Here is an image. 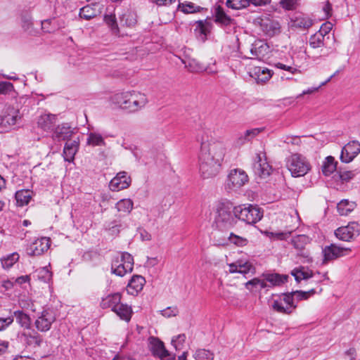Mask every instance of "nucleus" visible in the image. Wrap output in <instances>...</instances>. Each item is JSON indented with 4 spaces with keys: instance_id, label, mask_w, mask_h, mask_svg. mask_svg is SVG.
I'll return each mask as SVG.
<instances>
[{
    "instance_id": "obj_1",
    "label": "nucleus",
    "mask_w": 360,
    "mask_h": 360,
    "mask_svg": "<svg viewBox=\"0 0 360 360\" xmlns=\"http://www.w3.org/2000/svg\"><path fill=\"white\" fill-rule=\"evenodd\" d=\"M226 152V148L222 141L202 138L198 161L203 179L213 178L218 174Z\"/></svg>"
},
{
    "instance_id": "obj_2",
    "label": "nucleus",
    "mask_w": 360,
    "mask_h": 360,
    "mask_svg": "<svg viewBox=\"0 0 360 360\" xmlns=\"http://www.w3.org/2000/svg\"><path fill=\"white\" fill-rule=\"evenodd\" d=\"M110 100L115 105L130 112L141 110L148 103L146 94L135 91L115 94Z\"/></svg>"
},
{
    "instance_id": "obj_3",
    "label": "nucleus",
    "mask_w": 360,
    "mask_h": 360,
    "mask_svg": "<svg viewBox=\"0 0 360 360\" xmlns=\"http://www.w3.org/2000/svg\"><path fill=\"white\" fill-rule=\"evenodd\" d=\"M285 167L293 177L304 176L311 169L308 160L300 153H293L285 158Z\"/></svg>"
},
{
    "instance_id": "obj_4",
    "label": "nucleus",
    "mask_w": 360,
    "mask_h": 360,
    "mask_svg": "<svg viewBox=\"0 0 360 360\" xmlns=\"http://www.w3.org/2000/svg\"><path fill=\"white\" fill-rule=\"evenodd\" d=\"M234 216L248 224L257 223L263 217V211L256 205L249 204L236 206L233 210Z\"/></svg>"
},
{
    "instance_id": "obj_5",
    "label": "nucleus",
    "mask_w": 360,
    "mask_h": 360,
    "mask_svg": "<svg viewBox=\"0 0 360 360\" xmlns=\"http://www.w3.org/2000/svg\"><path fill=\"white\" fill-rule=\"evenodd\" d=\"M134 258L128 252H122L120 258L115 259L112 263L111 271L119 276H123L127 273L132 271Z\"/></svg>"
},
{
    "instance_id": "obj_6",
    "label": "nucleus",
    "mask_w": 360,
    "mask_h": 360,
    "mask_svg": "<svg viewBox=\"0 0 360 360\" xmlns=\"http://www.w3.org/2000/svg\"><path fill=\"white\" fill-rule=\"evenodd\" d=\"M271 307L278 313L290 314L297 308V304L294 302V298L291 294L287 292L274 300Z\"/></svg>"
},
{
    "instance_id": "obj_7",
    "label": "nucleus",
    "mask_w": 360,
    "mask_h": 360,
    "mask_svg": "<svg viewBox=\"0 0 360 360\" xmlns=\"http://www.w3.org/2000/svg\"><path fill=\"white\" fill-rule=\"evenodd\" d=\"M56 320V312L51 309H44L35 320L34 325L41 332H46L51 328V325Z\"/></svg>"
},
{
    "instance_id": "obj_8",
    "label": "nucleus",
    "mask_w": 360,
    "mask_h": 360,
    "mask_svg": "<svg viewBox=\"0 0 360 360\" xmlns=\"http://www.w3.org/2000/svg\"><path fill=\"white\" fill-rule=\"evenodd\" d=\"M234 218L229 207L220 205L217 207L215 223L219 229H226L233 226Z\"/></svg>"
},
{
    "instance_id": "obj_9",
    "label": "nucleus",
    "mask_w": 360,
    "mask_h": 360,
    "mask_svg": "<svg viewBox=\"0 0 360 360\" xmlns=\"http://www.w3.org/2000/svg\"><path fill=\"white\" fill-rule=\"evenodd\" d=\"M248 176L244 170L233 169L228 175L226 186L230 189L240 188L248 181Z\"/></svg>"
},
{
    "instance_id": "obj_10",
    "label": "nucleus",
    "mask_w": 360,
    "mask_h": 360,
    "mask_svg": "<svg viewBox=\"0 0 360 360\" xmlns=\"http://www.w3.org/2000/svg\"><path fill=\"white\" fill-rule=\"evenodd\" d=\"M335 234L342 240L350 241L359 236L360 226L357 222H350L347 226L339 227Z\"/></svg>"
},
{
    "instance_id": "obj_11",
    "label": "nucleus",
    "mask_w": 360,
    "mask_h": 360,
    "mask_svg": "<svg viewBox=\"0 0 360 360\" xmlns=\"http://www.w3.org/2000/svg\"><path fill=\"white\" fill-rule=\"evenodd\" d=\"M253 170L256 175L260 178H266L272 171L271 165L267 162L266 154L264 153H257L255 162L253 165Z\"/></svg>"
},
{
    "instance_id": "obj_12",
    "label": "nucleus",
    "mask_w": 360,
    "mask_h": 360,
    "mask_svg": "<svg viewBox=\"0 0 360 360\" xmlns=\"http://www.w3.org/2000/svg\"><path fill=\"white\" fill-rule=\"evenodd\" d=\"M359 153L360 143L357 141H352L342 148L340 160L345 163L351 162Z\"/></svg>"
},
{
    "instance_id": "obj_13",
    "label": "nucleus",
    "mask_w": 360,
    "mask_h": 360,
    "mask_svg": "<svg viewBox=\"0 0 360 360\" xmlns=\"http://www.w3.org/2000/svg\"><path fill=\"white\" fill-rule=\"evenodd\" d=\"M351 250L349 248H342L335 244L326 246L323 250V262L335 259L338 257L347 255Z\"/></svg>"
},
{
    "instance_id": "obj_14",
    "label": "nucleus",
    "mask_w": 360,
    "mask_h": 360,
    "mask_svg": "<svg viewBox=\"0 0 360 360\" xmlns=\"http://www.w3.org/2000/svg\"><path fill=\"white\" fill-rule=\"evenodd\" d=\"M131 178L126 172H120L110 181L109 188L112 191L127 188L131 184Z\"/></svg>"
},
{
    "instance_id": "obj_15",
    "label": "nucleus",
    "mask_w": 360,
    "mask_h": 360,
    "mask_svg": "<svg viewBox=\"0 0 360 360\" xmlns=\"http://www.w3.org/2000/svg\"><path fill=\"white\" fill-rule=\"evenodd\" d=\"M50 247L49 238L42 237L34 241L27 248V253L30 256H39L47 251Z\"/></svg>"
},
{
    "instance_id": "obj_16",
    "label": "nucleus",
    "mask_w": 360,
    "mask_h": 360,
    "mask_svg": "<svg viewBox=\"0 0 360 360\" xmlns=\"http://www.w3.org/2000/svg\"><path fill=\"white\" fill-rule=\"evenodd\" d=\"M312 24L313 20L309 16L302 13H297L291 18L290 25L292 28L306 30L311 27Z\"/></svg>"
},
{
    "instance_id": "obj_17",
    "label": "nucleus",
    "mask_w": 360,
    "mask_h": 360,
    "mask_svg": "<svg viewBox=\"0 0 360 360\" xmlns=\"http://www.w3.org/2000/svg\"><path fill=\"white\" fill-rule=\"evenodd\" d=\"M149 347L153 356L160 359L169 356V352L165 347L163 342L158 338L150 337L149 338Z\"/></svg>"
},
{
    "instance_id": "obj_18",
    "label": "nucleus",
    "mask_w": 360,
    "mask_h": 360,
    "mask_svg": "<svg viewBox=\"0 0 360 360\" xmlns=\"http://www.w3.org/2000/svg\"><path fill=\"white\" fill-rule=\"evenodd\" d=\"M183 63L185 64V68L191 72H201L204 71L207 72L208 74H214L217 72L216 68L210 65L205 67L195 59L189 60L188 63L185 61H183Z\"/></svg>"
},
{
    "instance_id": "obj_19",
    "label": "nucleus",
    "mask_w": 360,
    "mask_h": 360,
    "mask_svg": "<svg viewBox=\"0 0 360 360\" xmlns=\"http://www.w3.org/2000/svg\"><path fill=\"white\" fill-rule=\"evenodd\" d=\"M262 131V128H255L248 129L243 133L239 134L236 140L234 141L235 146H241L245 144L246 143L251 141Z\"/></svg>"
},
{
    "instance_id": "obj_20",
    "label": "nucleus",
    "mask_w": 360,
    "mask_h": 360,
    "mask_svg": "<svg viewBox=\"0 0 360 360\" xmlns=\"http://www.w3.org/2000/svg\"><path fill=\"white\" fill-rule=\"evenodd\" d=\"M56 123V116L52 114H44L39 117L37 126L44 131H52Z\"/></svg>"
},
{
    "instance_id": "obj_21",
    "label": "nucleus",
    "mask_w": 360,
    "mask_h": 360,
    "mask_svg": "<svg viewBox=\"0 0 360 360\" xmlns=\"http://www.w3.org/2000/svg\"><path fill=\"white\" fill-rule=\"evenodd\" d=\"M145 282V278L143 276H133L127 287V292L131 295H137L143 289Z\"/></svg>"
},
{
    "instance_id": "obj_22",
    "label": "nucleus",
    "mask_w": 360,
    "mask_h": 360,
    "mask_svg": "<svg viewBox=\"0 0 360 360\" xmlns=\"http://www.w3.org/2000/svg\"><path fill=\"white\" fill-rule=\"evenodd\" d=\"M53 129L54 131L52 134V138L54 140H65L70 138L72 134V131L71 130L70 127L68 125V124H62L60 125H58Z\"/></svg>"
},
{
    "instance_id": "obj_23",
    "label": "nucleus",
    "mask_w": 360,
    "mask_h": 360,
    "mask_svg": "<svg viewBox=\"0 0 360 360\" xmlns=\"http://www.w3.org/2000/svg\"><path fill=\"white\" fill-rule=\"evenodd\" d=\"M121 294L119 292L110 294L102 299L100 306L102 309L110 308L112 311L121 302Z\"/></svg>"
},
{
    "instance_id": "obj_24",
    "label": "nucleus",
    "mask_w": 360,
    "mask_h": 360,
    "mask_svg": "<svg viewBox=\"0 0 360 360\" xmlns=\"http://www.w3.org/2000/svg\"><path fill=\"white\" fill-rule=\"evenodd\" d=\"M79 148V141H72L67 142L63 149V157L65 161L69 162L74 160L75 155Z\"/></svg>"
},
{
    "instance_id": "obj_25",
    "label": "nucleus",
    "mask_w": 360,
    "mask_h": 360,
    "mask_svg": "<svg viewBox=\"0 0 360 360\" xmlns=\"http://www.w3.org/2000/svg\"><path fill=\"white\" fill-rule=\"evenodd\" d=\"M122 320L129 322L131 320L132 316L131 307L127 304L120 302L117 307L112 309Z\"/></svg>"
},
{
    "instance_id": "obj_26",
    "label": "nucleus",
    "mask_w": 360,
    "mask_h": 360,
    "mask_svg": "<svg viewBox=\"0 0 360 360\" xmlns=\"http://www.w3.org/2000/svg\"><path fill=\"white\" fill-rule=\"evenodd\" d=\"M214 14L215 22L225 26L229 25L231 23V18L224 12V8L221 6H214Z\"/></svg>"
},
{
    "instance_id": "obj_27",
    "label": "nucleus",
    "mask_w": 360,
    "mask_h": 360,
    "mask_svg": "<svg viewBox=\"0 0 360 360\" xmlns=\"http://www.w3.org/2000/svg\"><path fill=\"white\" fill-rule=\"evenodd\" d=\"M115 207L120 213V216H126L133 210L134 202L129 198L122 199L115 204Z\"/></svg>"
},
{
    "instance_id": "obj_28",
    "label": "nucleus",
    "mask_w": 360,
    "mask_h": 360,
    "mask_svg": "<svg viewBox=\"0 0 360 360\" xmlns=\"http://www.w3.org/2000/svg\"><path fill=\"white\" fill-rule=\"evenodd\" d=\"M291 275L295 277V279L297 283H300L302 280H307L311 278L313 272L308 268L300 266L292 270Z\"/></svg>"
},
{
    "instance_id": "obj_29",
    "label": "nucleus",
    "mask_w": 360,
    "mask_h": 360,
    "mask_svg": "<svg viewBox=\"0 0 360 360\" xmlns=\"http://www.w3.org/2000/svg\"><path fill=\"white\" fill-rule=\"evenodd\" d=\"M265 280L267 281L269 287L279 286L287 281L288 276H282L278 274H264Z\"/></svg>"
},
{
    "instance_id": "obj_30",
    "label": "nucleus",
    "mask_w": 360,
    "mask_h": 360,
    "mask_svg": "<svg viewBox=\"0 0 360 360\" xmlns=\"http://www.w3.org/2000/svg\"><path fill=\"white\" fill-rule=\"evenodd\" d=\"M269 49V46L266 43L263 41H256L252 45V48L250 49V53L252 56V58H260L263 57L265 53L267 52Z\"/></svg>"
},
{
    "instance_id": "obj_31",
    "label": "nucleus",
    "mask_w": 360,
    "mask_h": 360,
    "mask_svg": "<svg viewBox=\"0 0 360 360\" xmlns=\"http://www.w3.org/2000/svg\"><path fill=\"white\" fill-rule=\"evenodd\" d=\"M356 206L354 202L342 200L338 204L337 209L340 215L347 216L354 210Z\"/></svg>"
},
{
    "instance_id": "obj_32",
    "label": "nucleus",
    "mask_w": 360,
    "mask_h": 360,
    "mask_svg": "<svg viewBox=\"0 0 360 360\" xmlns=\"http://www.w3.org/2000/svg\"><path fill=\"white\" fill-rule=\"evenodd\" d=\"M13 317L15 318L17 323L22 328L29 329L31 326V319L29 315L21 310L15 311Z\"/></svg>"
},
{
    "instance_id": "obj_33",
    "label": "nucleus",
    "mask_w": 360,
    "mask_h": 360,
    "mask_svg": "<svg viewBox=\"0 0 360 360\" xmlns=\"http://www.w3.org/2000/svg\"><path fill=\"white\" fill-rule=\"evenodd\" d=\"M32 196V191L30 190H20L15 193V197L17 204L19 206H24L29 203Z\"/></svg>"
},
{
    "instance_id": "obj_34",
    "label": "nucleus",
    "mask_w": 360,
    "mask_h": 360,
    "mask_svg": "<svg viewBox=\"0 0 360 360\" xmlns=\"http://www.w3.org/2000/svg\"><path fill=\"white\" fill-rule=\"evenodd\" d=\"M86 144L93 147L105 146V142L101 134L96 132H90L87 134Z\"/></svg>"
},
{
    "instance_id": "obj_35",
    "label": "nucleus",
    "mask_w": 360,
    "mask_h": 360,
    "mask_svg": "<svg viewBox=\"0 0 360 360\" xmlns=\"http://www.w3.org/2000/svg\"><path fill=\"white\" fill-rule=\"evenodd\" d=\"M19 254L15 252L2 257L0 259L1 266L4 269H8L19 260Z\"/></svg>"
},
{
    "instance_id": "obj_36",
    "label": "nucleus",
    "mask_w": 360,
    "mask_h": 360,
    "mask_svg": "<svg viewBox=\"0 0 360 360\" xmlns=\"http://www.w3.org/2000/svg\"><path fill=\"white\" fill-rule=\"evenodd\" d=\"M337 162L332 156H328L322 166V172L325 176H330L336 170Z\"/></svg>"
},
{
    "instance_id": "obj_37",
    "label": "nucleus",
    "mask_w": 360,
    "mask_h": 360,
    "mask_svg": "<svg viewBox=\"0 0 360 360\" xmlns=\"http://www.w3.org/2000/svg\"><path fill=\"white\" fill-rule=\"evenodd\" d=\"M104 22L110 28L114 34H118L120 32L119 27L117 22L115 15L113 13H105L104 15Z\"/></svg>"
},
{
    "instance_id": "obj_38",
    "label": "nucleus",
    "mask_w": 360,
    "mask_h": 360,
    "mask_svg": "<svg viewBox=\"0 0 360 360\" xmlns=\"http://www.w3.org/2000/svg\"><path fill=\"white\" fill-rule=\"evenodd\" d=\"M309 243V238L305 235H298L291 240V243L297 251L305 249L306 245Z\"/></svg>"
},
{
    "instance_id": "obj_39",
    "label": "nucleus",
    "mask_w": 360,
    "mask_h": 360,
    "mask_svg": "<svg viewBox=\"0 0 360 360\" xmlns=\"http://www.w3.org/2000/svg\"><path fill=\"white\" fill-rule=\"evenodd\" d=\"M79 15L81 18L89 20L97 15V11L92 6L87 5L80 9Z\"/></svg>"
},
{
    "instance_id": "obj_40",
    "label": "nucleus",
    "mask_w": 360,
    "mask_h": 360,
    "mask_svg": "<svg viewBox=\"0 0 360 360\" xmlns=\"http://www.w3.org/2000/svg\"><path fill=\"white\" fill-rule=\"evenodd\" d=\"M315 293V290L311 289L308 291H302V290H296L292 291L291 292H288V294H291L292 297L294 298V301L296 300L297 301L307 300L311 295H313Z\"/></svg>"
},
{
    "instance_id": "obj_41",
    "label": "nucleus",
    "mask_w": 360,
    "mask_h": 360,
    "mask_svg": "<svg viewBox=\"0 0 360 360\" xmlns=\"http://www.w3.org/2000/svg\"><path fill=\"white\" fill-rule=\"evenodd\" d=\"M255 74L257 76L258 82H266L271 77V70L267 68H258L255 70Z\"/></svg>"
},
{
    "instance_id": "obj_42",
    "label": "nucleus",
    "mask_w": 360,
    "mask_h": 360,
    "mask_svg": "<svg viewBox=\"0 0 360 360\" xmlns=\"http://www.w3.org/2000/svg\"><path fill=\"white\" fill-rule=\"evenodd\" d=\"M226 4L229 8L240 10L249 6V0H227Z\"/></svg>"
},
{
    "instance_id": "obj_43",
    "label": "nucleus",
    "mask_w": 360,
    "mask_h": 360,
    "mask_svg": "<svg viewBox=\"0 0 360 360\" xmlns=\"http://www.w3.org/2000/svg\"><path fill=\"white\" fill-rule=\"evenodd\" d=\"M181 8V11L184 13H193L200 11L202 8L199 6H195L192 2H186L180 4L179 6Z\"/></svg>"
},
{
    "instance_id": "obj_44",
    "label": "nucleus",
    "mask_w": 360,
    "mask_h": 360,
    "mask_svg": "<svg viewBox=\"0 0 360 360\" xmlns=\"http://www.w3.org/2000/svg\"><path fill=\"white\" fill-rule=\"evenodd\" d=\"M246 288L250 289V285L252 287L258 288L259 289H263L269 288L267 281L265 280V277L263 279L253 278L246 283Z\"/></svg>"
},
{
    "instance_id": "obj_45",
    "label": "nucleus",
    "mask_w": 360,
    "mask_h": 360,
    "mask_svg": "<svg viewBox=\"0 0 360 360\" xmlns=\"http://www.w3.org/2000/svg\"><path fill=\"white\" fill-rule=\"evenodd\" d=\"M324 37L322 34L316 33L309 38V45L311 47L316 49L323 46Z\"/></svg>"
},
{
    "instance_id": "obj_46",
    "label": "nucleus",
    "mask_w": 360,
    "mask_h": 360,
    "mask_svg": "<svg viewBox=\"0 0 360 360\" xmlns=\"http://www.w3.org/2000/svg\"><path fill=\"white\" fill-rule=\"evenodd\" d=\"M195 360H212L214 354L210 350L200 349L195 352Z\"/></svg>"
},
{
    "instance_id": "obj_47",
    "label": "nucleus",
    "mask_w": 360,
    "mask_h": 360,
    "mask_svg": "<svg viewBox=\"0 0 360 360\" xmlns=\"http://www.w3.org/2000/svg\"><path fill=\"white\" fill-rule=\"evenodd\" d=\"M22 27L25 32L30 33L32 31V20L30 14L26 13L21 16Z\"/></svg>"
},
{
    "instance_id": "obj_48",
    "label": "nucleus",
    "mask_w": 360,
    "mask_h": 360,
    "mask_svg": "<svg viewBox=\"0 0 360 360\" xmlns=\"http://www.w3.org/2000/svg\"><path fill=\"white\" fill-rule=\"evenodd\" d=\"M121 22H124L127 27H132L136 23V19L134 13L128 11L122 15Z\"/></svg>"
},
{
    "instance_id": "obj_49",
    "label": "nucleus",
    "mask_w": 360,
    "mask_h": 360,
    "mask_svg": "<svg viewBox=\"0 0 360 360\" xmlns=\"http://www.w3.org/2000/svg\"><path fill=\"white\" fill-rule=\"evenodd\" d=\"M186 339V337L185 334H179L172 338V344L176 350L181 349Z\"/></svg>"
},
{
    "instance_id": "obj_50",
    "label": "nucleus",
    "mask_w": 360,
    "mask_h": 360,
    "mask_svg": "<svg viewBox=\"0 0 360 360\" xmlns=\"http://www.w3.org/2000/svg\"><path fill=\"white\" fill-rule=\"evenodd\" d=\"M297 259L302 263H309L311 262L309 252L305 249L298 250L297 252Z\"/></svg>"
},
{
    "instance_id": "obj_51",
    "label": "nucleus",
    "mask_w": 360,
    "mask_h": 360,
    "mask_svg": "<svg viewBox=\"0 0 360 360\" xmlns=\"http://www.w3.org/2000/svg\"><path fill=\"white\" fill-rule=\"evenodd\" d=\"M252 270H254V268L250 263H242L240 262H238V271L240 274L245 275L250 272H252Z\"/></svg>"
},
{
    "instance_id": "obj_52",
    "label": "nucleus",
    "mask_w": 360,
    "mask_h": 360,
    "mask_svg": "<svg viewBox=\"0 0 360 360\" xmlns=\"http://www.w3.org/2000/svg\"><path fill=\"white\" fill-rule=\"evenodd\" d=\"M160 313L163 316L167 317V318H170L172 316H176L179 313V310H178L177 307H169L160 311Z\"/></svg>"
},
{
    "instance_id": "obj_53",
    "label": "nucleus",
    "mask_w": 360,
    "mask_h": 360,
    "mask_svg": "<svg viewBox=\"0 0 360 360\" xmlns=\"http://www.w3.org/2000/svg\"><path fill=\"white\" fill-rule=\"evenodd\" d=\"M13 90V85L8 82H0V94H6Z\"/></svg>"
},
{
    "instance_id": "obj_54",
    "label": "nucleus",
    "mask_w": 360,
    "mask_h": 360,
    "mask_svg": "<svg viewBox=\"0 0 360 360\" xmlns=\"http://www.w3.org/2000/svg\"><path fill=\"white\" fill-rule=\"evenodd\" d=\"M229 240L233 243L234 244L238 246H243L247 244V240L240 236H236L233 233H231L229 236Z\"/></svg>"
},
{
    "instance_id": "obj_55",
    "label": "nucleus",
    "mask_w": 360,
    "mask_h": 360,
    "mask_svg": "<svg viewBox=\"0 0 360 360\" xmlns=\"http://www.w3.org/2000/svg\"><path fill=\"white\" fill-rule=\"evenodd\" d=\"M13 322V316L0 317V331L4 330Z\"/></svg>"
},
{
    "instance_id": "obj_56",
    "label": "nucleus",
    "mask_w": 360,
    "mask_h": 360,
    "mask_svg": "<svg viewBox=\"0 0 360 360\" xmlns=\"http://www.w3.org/2000/svg\"><path fill=\"white\" fill-rule=\"evenodd\" d=\"M39 278L44 282H47L51 278V272L49 271L47 267H44L39 271Z\"/></svg>"
},
{
    "instance_id": "obj_57",
    "label": "nucleus",
    "mask_w": 360,
    "mask_h": 360,
    "mask_svg": "<svg viewBox=\"0 0 360 360\" xmlns=\"http://www.w3.org/2000/svg\"><path fill=\"white\" fill-rule=\"evenodd\" d=\"M333 23L330 22H326L321 25L318 33L322 34V35L324 37L333 29Z\"/></svg>"
},
{
    "instance_id": "obj_58",
    "label": "nucleus",
    "mask_w": 360,
    "mask_h": 360,
    "mask_svg": "<svg viewBox=\"0 0 360 360\" xmlns=\"http://www.w3.org/2000/svg\"><path fill=\"white\" fill-rule=\"evenodd\" d=\"M355 176L354 171H345L340 172V178L342 181H349Z\"/></svg>"
},
{
    "instance_id": "obj_59",
    "label": "nucleus",
    "mask_w": 360,
    "mask_h": 360,
    "mask_svg": "<svg viewBox=\"0 0 360 360\" xmlns=\"http://www.w3.org/2000/svg\"><path fill=\"white\" fill-rule=\"evenodd\" d=\"M297 0H281V4L282 7L286 10H292L295 8Z\"/></svg>"
},
{
    "instance_id": "obj_60",
    "label": "nucleus",
    "mask_w": 360,
    "mask_h": 360,
    "mask_svg": "<svg viewBox=\"0 0 360 360\" xmlns=\"http://www.w3.org/2000/svg\"><path fill=\"white\" fill-rule=\"evenodd\" d=\"M275 67L278 68V69H281V70H286V71H288L292 74H295L297 72H299V70L295 68H293L290 65H286L285 64H283L281 63H276L275 64Z\"/></svg>"
},
{
    "instance_id": "obj_61",
    "label": "nucleus",
    "mask_w": 360,
    "mask_h": 360,
    "mask_svg": "<svg viewBox=\"0 0 360 360\" xmlns=\"http://www.w3.org/2000/svg\"><path fill=\"white\" fill-rule=\"evenodd\" d=\"M30 342L31 344L33 343V344L36 345L37 346H40V345L42 342V338L38 333L33 332V337H32V340H30Z\"/></svg>"
},
{
    "instance_id": "obj_62",
    "label": "nucleus",
    "mask_w": 360,
    "mask_h": 360,
    "mask_svg": "<svg viewBox=\"0 0 360 360\" xmlns=\"http://www.w3.org/2000/svg\"><path fill=\"white\" fill-rule=\"evenodd\" d=\"M332 10L333 9L331 4L328 1H326L323 7V11L325 13L326 17L327 18L332 15Z\"/></svg>"
},
{
    "instance_id": "obj_63",
    "label": "nucleus",
    "mask_w": 360,
    "mask_h": 360,
    "mask_svg": "<svg viewBox=\"0 0 360 360\" xmlns=\"http://www.w3.org/2000/svg\"><path fill=\"white\" fill-rule=\"evenodd\" d=\"M30 276L29 275H25V276H19L17 278H15L14 283H15L18 285H22L23 283L30 282Z\"/></svg>"
},
{
    "instance_id": "obj_64",
    "label": "nucleus",
    "mask_w": 360,
    "mask_h": 360,
    "mask_svg": "<svg viewBox=\"0 0 360 360\" xmlns=\"http://www.w3.org/2000/svg\"><path fill=\"white\" fill-rule=\"evenodd\" d=\"M284 141L288 144L299 145L300 143V139L297 136L287 137Z\"/></svg>"
}]
</instances>
